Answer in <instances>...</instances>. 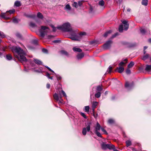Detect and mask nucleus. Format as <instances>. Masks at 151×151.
<instances>
[{
    "label": "nucleus",
    "instance_id": "a211bd4d",
    "mask_svg": "<svg viewBox=\"0 0 151 151\" xmlns=\"http://www.w3.org/2000/svg\"><path fill=\"white\" fill-rule=\"evenodd\" d=\"M73 51L75 52H81L82 51L81 49L76 47H73Z\"/></svg>",
    "mask_w": 151,
    "mask_h": 151
},
{
    "label": "nucleus",
    "instance_id": "864d4df0",
    "mask_svg": "<svg viewBox=\"0 0 151 151\" xmlns=\"http://www.w3.org/2000/svg\"><path fill=\"white\" fill-rule=\"evenodd\" d=\"M46 68H47V69L49 70L50 71L53 72V73H54V74H55V73H54V72L52 70H51L49 67H48V66H45Z\"/></svg>",
    "mask_w": 151,
    "mask_h": 151
},
{
    "label": "nucleus",
    "instance_id": "aec40b11",
    "mask_svg": "<svg viewBox=\"0 0 151 151\" xmlns=\"http://www.w3.org/2000/svg\"><path fill=\"white\" fill-rule=\"evenodd\" d=\"M108 147L107 148L110 150H112L114 149L115 148V146L112 144H108Z\"/></svg>",
    "mask_w": 151,
    "mask_h": 151
},
{
    "label": "nucleus",
    "instance_id": "4be33fe9",
    "mask_svg": "<svg viewBox=\"0 0 151 151\" xmlns=\"http://www.w3.org/2000/svg\"><path fill=\"white\" fill-rule=\"evenodd\" d=\"M145 70L149 72L151 71V65H146Z\"/></svg>",
    "mask_w": 151,
    "mask_h": 151
},
{
    "label": "nucleus",
    "instance_id": "f03ea898",
    "mask_svg": "<svg viewBox=\"0 0 151 151\" xmlns=\"http://www.w3.org/2000/svg\"><path fill=\"white\" fill-rule=\"evenodd\" d=\"M11 50L14 57L17 58L22 63L26 62L27 59L25 57L26 54L24 52L19 46H13Z\"/></svg>",
    "mask_w": 151,
    "mask_h": 151
},
{
    "label": "nucleus",
    "instance_id": "1a4fd4ad",
    "mask_svg": "<svg viewBox=\"0 0 151 151\" xmlns=\"http://www.w3.org/2000/svg\"><path fill=\"white\" fill-rule=\"evenodd\" d=\"M122 22L123 23L124 25V29L127 30L129 28V24L128 23V21L126 20H122Z\"/></svg>",
    "mask_w": 151,
    "mask_h": 151
},
{
    "label": "nucleus",
    "instance_id": "dca6fc26",
    "mask_svg": "<svg viewBox=\"0 0 151 151\" xmlns=\"http://www.w3.org/2000/svg\"><path fill=\"white\" fill-rule=\"evenodd\" d=\"M148 0H142L141 2L142 4L145 6H147L148 4Z\"/></svg>",
    "mask_w": 151,
    "mask_h": 151
},
{
    "label": "nucleus",
    "instance_id": "58836bf2",
    "mask_svg": "<svg viewBox=\"0 0 151 151\" xmlns=\"http://www.w3.org/2000/svg\"><path fill=\"white\" fill-rule=\"evenodd\" d=\"M104 1L103 0H101L99 2V4L100 6H103L104 5Z\"/></svg>",
    "mask_w": 151,
    "mask_h": 151
},
{
    "label": "nucleus",
    "instance_id": "cd10ccee",
    "mask_svg": "<svg viewBox=\"0 0 151 151\" xmlns=\"http://www.w3.org/2000/svg\"><path fill=\"white\" fill-rule=\"evenodd\" d=\"M14 5L17 7H19L21 6V4L20 1H16L14 3Z\"/></svg>",
    "mask_w": 151,
    "mask_h": 151
},
{
    "label": "nucleus",
    "instance_id": "79ce46f5",
    "mask_svg": "<svg viewBox=\"0 0 151 151\" xmlns=\"http://www.w3.org/2000/svg\"><path fill=\"white\" fill-rule=\"evenodd\" d=\"M140 31L141 32L142 34H144L145 32V30L144 28H141L140 29Z\"/></svg>",
    "mask_w": 151,
    "mask_h": 151
},
{
    "label": "nucleus",
    "instance_id": "f257e3e1",
    "mask_svg": "<svg viewBox=\"0 0 151 151\" xmlns=\"http://www.w3.org/2000/svg\"><path fill=\"white\" fill-rule=\"evenodd\" d=\"M57 28L63 32H69L71 36L70 38L73 40H78L80 38V36L86 34L85 32H81L79 34H77L76 33L77 30L74 31L73 30L70 23L68 22L65 23L62 26L58 27Z\"/></svg>",
    "mask_w": 151,
    "mask_h": 151
},
{
    "label": "nucleus",
    "instance_id": "e433bc0d",
    "mask_svg": "<svg viewBox=\"0 0 151 151\" xmlns=\"http://www.w3.org/2000/svg\"><path fill=\"white\" fill-rule=\"evenodd\" d=\"M84 2V0H82L81 1H79L78 2V6H81L82 5L83 3Z\"/></svg>",
    "mask_w": 151,
    "mask_h": 151
},
{
    "label": "nucleus",
    "instance_id": "680f3d73",
    "mask_svg": "<svg viewBox=\"0 0 151 151\" xmlns=\"http://www.w3.org/2000/svg\"><path fill=\"white\" fill-rule=\"evenodd\" d=\"M132 150L133 151H137L135 149L133 148H132Z\"/></svg>",
    "mask_w": 151,
    "mask_h": 151
},
{
    "label": "nucleus",
    "instance_id": "a19ab883",
    "mask_svg": "<svg viewBox=\"0 0 151 151\" xmlns=\"http://www.w3.org/2000/svg\"><path fill=\"white\" fill-rule=\"evenodd\" d=\"M112 69V67L111 66H110L108 70H107V72L108 73H110Z\"/></svg>",
    "mask_w": 151,
    "mask_h": 151
},
{
    "label": "nucleus",
    "instance_id": "423d86ee",
    "mask_svg": "<svg viewBox=\"0 0 151 151\" xmlns=\"http://www.w3.org/2000/svg\"><path fill=\"white\" fill-rule=\"evenodd\" d=\"M91 123L88 122L87 123V126L86 127H84L83 128L82 130V133L84 135H85L86 134L87 132H89L91 129Z\"/></svg>",
    "mask_w": 151,
    "mask_h": 151
},
{
    "label": "nucleus",
    "instance_id": "f3484780",
    "mask_svg": "<svg viewBox=\"0 0 151 151\" xmlns=\"http://www.w3.org/2000/svg\"><path fill=\"white\" fill-rule=\"evenodd\" d=\"M64 9L67 11H70L71 10V8L69 4L66 5L64 7Z\"/></svg>",
    "mask_w": 151,
    "mask_h": 151
},
{
    "label": "nucleus",
    "instance_id": "5701e85b",
    "mask_svg": "<svg viewBox=\"0 0 151 151\" xmlns=\"http://www.w3.org/2000/svg\"><path fill=\"white\" fill-rule=\"evenodd\" d=\"M114 120L112 119H108V123L109 124H112L114 123Z\"/></svg>",
    "mask_w": 151,
    "mask_h": 151
},
{
    "label": "nucleus",
    "instance_id": "052dcab7",
    "mask_svg": "<svg viewBox=\"0 0 151 151\" xmlns=\"http://www.w3.org/2000/svg\"><path fill=\"white\" fill-rule=\"evenodd\" d=\"M130 10H131V9L129 8H128L127 9V11L128 12H130Z\"/></svg>",
    "mask_w": 151,
    "mask_h": 151
},
{
    "label": "nucleus",
    "instance_id": "c756f323",
    "mask_svg": "<svg viewBox=\"0 0 151 151\" xmlns=\"http://www.w3.org/2000/svg\"><path fill=\"white\" fill-rule=\"evenodd\" d=\"M37 17L40 19H42L43 18V16L42 14L40 12H38L37 14Z\"/></svg>",
    "mask_w": 151,
    "mask_h": 151
},
{
    "label": "nucleus",
    "instance_id": "a878e982",
    "mask_svg": "<svg viewBox=\"0 0 151 151\" xmlns=\"http://www.w3.org/2000/svg\"><path fill=\"white\" fill-rule=\"evenodd\" d=\"M6 37V36L4 33L0 31V37L1 38H3Z\"/></svg>",
    "mask_w": 151,
    "mask_h": 151
},
{
    "label": "nucleus",
    "instance_id": "2f4dec72",
    "mask_svg": "<svg viewBox=\"0 0 151 151\" xmlns=\"http://www.w3.org/2000/svg\"><path fill=\"white\" fill-rule=\"evenodd\" d=\"M38 41V40L37 39H34L32 41V43L35 45H37V42Z\"/></svg>",
    "mask_w": 151,
    "mask_h": 151
},
{
    "label": "nucleus",
    "instance_id": "49530a36",
    "mask_svg": "<svg viewBox=\"0 0 151 151\" xmlns=\"http://www.w3.org/2000/svg\"><path fill=\"white\" fill-rule=\"evenodd\" d=\"M126 73L128 74H130L131 73L130 70L128 68L126 70Z\"/></svg>",
    "mask_w": 151,
    "mask_h": 151
},
{
    "label": "nucleus",
    "instance_id": "c03bdc74",
    "mask_svg": "<svg viewBox=\"0 0 151 151\" xmlns=\"http://www.w3.org/2000/svg\"><path fill=\"white\" fill-rule=\"evenodd\" d=\"M125 63H124L122 61L119 64V66L122 67V66Z\"/></svg>",
    "mask_w": 151,
    "mask_h": 151
},
{
    "label": "nucleus",
    "instance_id": "6e6552de",
    "mask_svg": "<svg viewBox=\"0 0 151 151\" xmlns=\"http://www.w3.org/2000/svg\"><path fill=\"white\" fill-rule=\"evenodd\" d=\"M112 42L111 40H109L107 41L103 45V48L104 49H106L109 48Z\"/></svg>",
    "mask_w": 151,
    "mask_h": 151
},
{
    "label": "nucleus",
    "instance_id": "ea45409f",
    "mask_svg": "<svg viewBox=\"0 0 151 151\" xmlns=\"http://www.w3.org/2000/svg\"><path fill=\"white\" fill-rule=\"evenodd\" d=\"M84 110L86 112H88L89 109V107L88 106H85L84 107Z\"/></svg>",
    "mask_w": 151,
    "mask_h": 151
},
{
    "label": "nucleus",
    "instance_id": "0e129e2a",
    "mask_svg": "<svg viewBox=\"0 0 151 151\" xmlns=\"http://www.w3.org/2000/svg\"><path fill=\"white\" fill-rule=\"evenodd\" d=\"M148 41L149 42L151 43V38H150L148 40Z\"/></svg>",
    "mask_w": 151,
    "mask_h": 151
},
{
    "label": "nucleus",
    "instance_id": "09e8293b",
    "mask_svg": "<svg viewBox=\"0 0 151 151\" xmlns=\"http://www.w3.org/2000/svg\"><path fill=\"white\" fill-rule=\"evenodd\" d=\"M80 114H81V115L82 116H83L84 118H86V116L85 114H84V113H82V112H81Z\"/></svg>",
    "mask_w": 151,
    "mask_h": 151
},
{
    "label": "nucleus",
    "instance_id": "603ef678",
    "mask_svg": "<svg viewBox=\"0 0 151 151\" xmlns=\"http://www.w3.org/2000/svg\"><path fill=\"white\" fill-rule=\"evenodd\" d=\"M61 92H62L63 96L65 97H66L67 96L66 93H65V92L63 91V90H62Z\"/></svg>",
    "mask_w": 151,
    "mask_h": 151
},
{
    "label": "nucleus",
    "instance_id": "bb28decb",
    "mask_svg": "<svg viewBox=\"0 0 151 151\" xmlns=\"http://www.w3.org/2000/svg\"><path fill=\"white\" fill-rule=\"evenodd\" d=\"M149 57V55L148 54H146V55L143 56L142 59L143 60H147Z\"/></svg>",
    "mask_w": 151,
    "mask_h": 151
},
{
    "label": "nucleus",
    "instance_id": "7ed1b4c3",
    "mask_svg": "<svg viewBox=\"0 0 151 151\" xmlns=\"http://www.w3.org/2000/svg\"><path fill=\"white\" fill-rule=\"evenodd\" d=\"M58 93L59 94V96L58 93H55L53 95V97L56 101L57 102L58 101V104H60L63 103V100L62 99V96L60 91H59V92H58Z\"/></svg>",
    "mask_w": 151,
    "mask_h": 151
},
{
    "label": "nucleus",
    "instance_id": "3c124183",
    "mask_svg": "<svg viewBox=\"0 0 151 151\" xmlns=\"http://www.w3.org/2000/svg\"><path fill=\"white\" fill-rule=\"evenodd\" d=\"M42 51L43 52L45 53H47V50L45 49H42Z\"/></svg>",
    "mask_w": 151,
    "mask_h": 151
},
{
    "label": "nucleus",
    "instance_id": "69168bd1",
    "mask_svg": "<svg viewBox=\"0 0 151 151\" xmlns=\"http://www.w3.org/2000/svg\"><path fill=\"white\" fill-rule=\"evenodd\" d=\"M95 42L94 41H92L91 42V44H93Z\"/></svg>",
    "mask_w": 151,
    "mask_h": 151
},
{
    "label": "nucleus",
    "instance_id": "4c0bfd02",
    "mask_svg": "<svg viewBox=\"0 0 151 151\" xmlns=\"http://www.w3.org/2000/svg\"><path fill=\"white\" fill-rule=\"evenodd\" d=\"M73 6L75 7L76 8H77L78 6V3L76 2H74L72 4Z\"/></svg>",
    "mask_w": 151,
    "mask_h": 151
},
{
    "label": "nucleus",
    "instance_id": "2eb2a0df",
    "mask_svg": "<svg viewBox=\"0 0 151 151\" xmlns=\"http://www.w3.org/2000/svg\"><path fill=\"white\" fill-rule=\"evenodd\" d=\"M84 56V54L83 53H79L77 55V58L78 59H81Z\"/></svg>",
    "mask_w": 151,
    "mask_h": 151
},
{
    "label": "nucleus",
    "instance_id": "0eeeda50",
    "mask_svg": "<svg viewBox=\"0 0 151 151\" xmlns=\"http://www.w3.org/2000/svg\"><path fill=\"white\" fill-rule=\"evenodd\" d=\"M100 129L101 126L99 123L97 122L96 124V126L95 128V133L98 137H101V134L98 132Z\"/></svg>",
    "mask_w": 151,
    "mask_h": 151
},
{
    "label": "nucleus",
    "instance_id": "6ab92c4d",
    "mask_svg": "<svg viewBox=\"0 0 151 151\" xmlns=\"http://www.w3.org/2000/svg\"><path fill=\"white\" fill-rule=\"evenodd\" d=\"M60 53L62 55H65L66 56H68V53L67 52L65 51V50H61L60 52Z\"/></svg>",
    "mask_w": 151,
    "mask_h": 151
},
{
    "label": "nucleus",
    "instance_id": "393cba45",
    "mask_svg": "<svg viewBox=\"0 0 151 151\" xmlns=\"http://www.w3.org/2000/svg\"><path fill=\"white\" fill-rule=\"evenodd\" d=\"M102 89H103L100 86H98L96 88V91L97 92H101L102 91Z\"/></svg>",
    "mask_w": 151,
    "mask_h": 151
},
{
    "label": "nucleus",
    "instance_id": "c85d7f7f",
    "mask_svg": "<svg viewBox=\"0 0 151 151\" xmlns=\"http://www.w3.org/2000/svg\"><path fill=\"white\" fill-rule=\"evenodd\" d=\"M6 58L7 60H10L12 59V57L11 55L8 54L6 55Z\"/></svg>",
    "mask_w": 151,
    "mask_h": 151
},
{
    "label": "nucleus",
    "instance_id": "e2e57ef3",
    "mask_svg": "<svg viewBox=\"0 0 151 151\" xmlns=\"http://www.w3.org/2000/svg\"><path fill=\"white\" fill-rule=\"evenodd\" d=\"M35 71L38 72H40V71L39 70H35Z\"/></svg>",
    "mask_w": 151,
    "mask_h": 151
},
{
    "label": "nucleus",
    "instance_id": "774afa93",
    "mask_svg": "<svg viewBox=\"0 0 151 151\" xmlns=\"http://www.w3.org/2000/svg\"><path fill=\"white\" fill-rule=\"evenodd\" d=\"M115 99V97L113 96V97H112V100H114Z\"/></svg>",
    "mask_w": 151,
    "mask_h": 151
},
{
    "label": "nucleus",
    "instance_id": "37998d69",
    "mask_svg": "<svg viewBox=\"0 0 151 151\" xmlns=\"http://www.w3.org/2000/svg\"><path fill=\"white\" fill-rule=\"evenodd\" d=\"M16 36L17 37L20 39H21L22 38V36L19 33H17L16 34Z\"/></svg>",
    "mask_w": 151,
    "mask_h": 151
},
{
    "label": "nucleus",
    "instance_id": "412c9836",
    "mask_svg": "<svg viewBox=\"0 0 151 151\" xmlns=\"http://www.w3.org/2000/svg\"><path fill=\"white\" fill-rule=\"evenodd\" d=\"M34 61L36 64L38 65H40L42 64V63L41 61L37 59H34Z\"/></svg>",
    "mask_w": 151,
    "mask_h": 151
},
{
    "label": "nucleus",
    "instance_id": "39448f33",
    "mask_svg": "<svg viewBox=\"0 0 151 151\" xmlns=\"http://www.w3.org/2000/svg\"><path fill=\"white\" fill-rule=\"evenodd\" d=\"M15 12L14 9L12 10H10L9 11H7L6 13H1V17L3 18L8 19L9 18V15L10 14H13Z\"/></svg>",
    "mask_w": 151,
    "mask_h": 151
},
{
    "label": "nucleus",
    "instance_id": "20e7f679",
    "mask_svg": "<svg viewBox=\"0 0 151 151\" xmlns=\"http://www.w3.org/2000/svg\"><path fill=\"white\" fill-rule=\"evenodd\" d=\"M48 30V28L47 27L45 26H41V28L39 30L40 36L43 37L45 34L47 33Z\"/></svg>",
    "mask_w": 151,
    "mask_h": 151
},
{
    "label": "nucleus",
    "instance_id": "c9c22d12",
    "mask_svg": "<svg viewBox=\"0 0 151 151\" xmlns=\"http://www.w3.org/2000/svg\"><path fill=\"white\" fill-rule=\"evenodd\" d=\"M127 147H129L131 145V142L129 140L127 141L126 142Z\"/></svg>",
    "mask_w": 151,
    "mask_h": 151
},
{
    "label": "nucleus",
    "instance_id": "7c9ffc66",
    "mask_svg": "<svg viewBox=\"0 0 151 151\" xmlns=\"http://www.w3.org/2000/svg\"><path fill=\"white\" fill-rule=\"evenodd\" d=\"M134 62L131 61L130 63L128 65V67L129 68H132L134 65Z\"/></svg>",
    "mask_w": 151,
    "mask_h": 151
},
{
    "label": "nucleus",
    "instance_id": "8fccbe9b",
    "mask_svg": "<svg viewBox=\"0 0 151 151\" xmlns=\"http://www.w3.org/2000/svg\"><path fill=\"white\" fill-rule=\"evenodd\" d=\"M101 129L102 131L104 133V134H107V132H106V130L104 129L103 128H101Z\"/></svg>",
    "mask_w": 151,
    "mask_h": 151
},
{
    "label": "nucleus",
    "instance_id": "4468645a",
    "mask_svg": "<svg viewBox=\"0 0 151 151\" xmlns=\"http://www.w3.org/2000/svg\"><path fill=\"white\" fill-rule=\"evenodd\" d=\"M112 32L111 30H109L106 32L103 35L104 37H106L109 35Z\"/></svg>",
    "mask_w": 151,
    "mask_h": 151
},
{
    "label": "nucleus",
    "instance_id": "f704fd0d",
    "mask_svg": "<svg viewBox=\"0 0 151 151\" xmlns=\"http://www.w3.org/2000/svg\"><path fill=\"white\" fill-rule=\"evenodd\" d=\"M30 26L33 28L35 27H37V25L35 23L33 22H30Z\"/></svg>",
    "mask_w": 151,
    "mask_h": 151
},
{
    "label": "nucleus",
    "instance_id": "13d9d810",
    "mask_svg": "<svg viewBox=\"0 0 151 151\" xmlns=\"http://www.w3.org/2000/svg\"><path fill=\"white\" fill-rule=\"evenodd\" d=\"M50 84H47V86H47V88H49L50 87Z\"/></svg>",
    "mask_w": 151,
    "mask_h": 151
},
{
    "label": "nucleus",
    "instance_id": "4d7b16f0",
    "mask_svg": "<svg viewBox=\"0 0 151 151\" xmlns=\"http://www.w3.org/2000/svg\"><path fill=\"white\" fill-rule=\"evenodd\" d=\"M50 75L49 73H47L46 74V76L48 78H49L50 77Z\"/></svg>",
    "mask_w": 151,
    "mask_h": 151
},
{
    "label": "nucleus",
    "instance_id": "72a5a7b5",
    "mask_svg": "<svg viewBox=\"0 0 151 151\" xmlns=\"http://www.w3.org/2000/svg\"><path fill=\"white\" fill-rule=\"evenodd\" d=\"M19 20L16 18H14L12 19V22L15 23H18Z\"/></svg>",
    "mask_w": 151,
    "mask_h": 151
},
{
    "label": "nucleus",
    "instance_id": "b1692460",
    "mask_svg": "<svg viewBox=\"0 0 151 151\" xmlns=\"http://www.w3.org/2000/svg\"><path fill=\"white\" fill-rule=\"evenodd\" d=\"M101 93L100 92H97L95 95V97L97 98H99L101 96Z\"/></svg>",
    "mask_w": 151,
    "mask_h": 151
},
{
    "label": "nucleus",
    "instance_id": "ddd939ff",
    "mask_svg": "<svg viewBox=\"0 0 151 151\" xmlns=\"http://www.w3.org/2000/svg\"><path fill=\"white\" fill-rule=\"evenodd\" d=\"M117 70L118 72L121 73L124 71V68L122 67L119 66V67L117 68Z\"/></svg>",
    "mask_w": 151,
    "mask_h": 151
},
{
    "label": "nucleus",
    "instance_id": "bf43d9fd",
    "mask_svg": "<svg viewBox=\"0 0 151 151\" xmlns=\"http://www.w3.org/2000/svg\"><path fill=\"white\" fill-rule=\"evenodd\" d=\"M147 47L146 46H145L144 47V50H145L147 48Z\"/></svg>",
    "mask_w": 151,
    "mask_h": 151
},
{
    "label": "nucleus",
    "instance_id": "f8f14e48",
    "mask_svg": "<svg viewBox=\"0 0 151 151\" xmlns=\"http://www.w3.org/2000/svg\"><path fill=\"white\" fill-rule=\"evenodd\" d=\"M108 144H106L105 143L103 142L101 145V147L102 149L105 150L107 148Z\"/></svg>",
    "mask_w": 151,
    "mask_h": 151
},
{
    "label": "nucleus",
    "instance_id": "5fc2aeb1",
    "mask_svg": "<svg viewBox=\"0 0 151 151\" xmlns=\"http://www.w3.org/2000/svg\"><path fill=\"white\" fill-rule=\"evenodd\" d=\"M52 27L53 29L52 30L53 31H56V28L54 26H53V25L52 26Z\"/></svg>",
    "mask_w": 151,
    "mask_h": 151
},
{
    "label": "nucleus",
    "instance_id": "9b49d317",
    "mask_svg": "<svg viewBox=\"0 0 151 151\" xmlns=\"http://www.w3.org/2000/svg\"><path fill=\"white\" fill-rule=\"evenodd\" d=\"M98 102L97 101H93L92 103V109L93 111L96 106H97Z\"/></svg>",
    "mask_w": 151,
    "mask_h": 151
},
{
    "label": "nucleus",
    "instance_id": "6e6d98bb",
    "mask_svg": "<svg viewBox=\"0 0 151 151\" xmlns=\"http://www.w3.org/2000/svg\"><path fill=\"white\" fill-rule=\"evenodd\" d=\"M59 42H60L59 40H54L53 42L54 43H58Z\"/></svg>",
    "mask_w": 151,
    "mask_h": 151
},
{
    "label": "nucleus",
    "instance_id": "de8ad7c7",
    "mask_svg": "<svg viewBox=\"0 0 151 151\" xmlns=\"http://www.w3.org/2000/svg\"><path fill=\"white\" fill-rule=\"evenodd\" d=\"M56 77L58 80H60L62 79L61 77L59 75H57Z\"/></svg>",
    "mask_w": 151,
    "mask_h": 151
},
{
    "label": "nucleus",
    "instance_id": "473e14b6",
    "mask_svg": "<svg viewBox=\"0 0 151 151\" xmlns=\"http://www.w3.org/2000/svg\"><path fill=\"white\" fill-rule=\"evenodd\" d=\"M119 30L120 32H122L123 30V25L122 24L120 25L119 27Z\"/></svg>",
    "mask_w": 151,
    "mask_h": 151
},
{
    "label": "nucleus",
    "instance_id": "9d476101",
    "mask_svg": "<svg viewBox=\"0 0 151 151\" xmlns=\"http://www.w3.org/2000/svg\"><path fill=\"white\" fill-rule=\"evenodd\" d=\"M132 84H130L128 82H126L125 84V87L128 90L130 89L132 87Z\"/></svg>",
    "mask_w": 151,
    "mask_h": 151
},
{
    "label": "nucleus",
    "instance_id": "338daca9",
    "mask_svg": "<svg viewBox=\"0 0 151 151\" xmlns=\"http://www.w3.org/2000/svg\"><path fill=\"white\" fill-rule=\"evenodd\" d=\"M123 61H126V63H127V59H124L123 60Z\"/></svg>",
    "mask_w": 151,
    "mask_h": 151
},
{
    "label": "nucleus",
    "instance_id": "a18cd8bd",
    "mask_svg": "<svg viewBox=\"0 0 151 151\" xmlns=\"http://www.w3.org/2000/svg\"><path fill=\"white\" fill-rule=\"evenodd\" d=\"M119 35V33L118 32L115 33L114 35H113L111 37V38L113 39L115 37Z\"/></svg>",
    "mask_w": 151,
    "mask_h": 151
}]
</instances>
